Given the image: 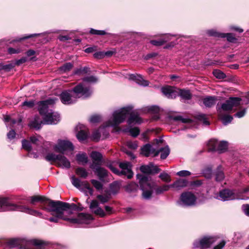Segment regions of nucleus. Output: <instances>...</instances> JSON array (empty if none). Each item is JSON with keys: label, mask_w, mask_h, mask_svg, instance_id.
Masks as SVG:
<instances>
[{"label": "nucleus", "mask_w": 249, "mask_h": 249, "mask_svg": "<svg viewBox=\"0 0 249 249\" xmlns=\"http://www.w3.org/2000/svg\"><path fill=\"white\" fill-rule=\"evenodd\" d=\"M57 100L58 99L56 98H53L38 103V110L40 114L43 116V120L41 121L39 117H35L34 120L30 123V127L39 129L41 128L42 124H56L60 120L59 115L57 112H53L51 109H49V107L54 104Z\"/></svg>", "instance_id": "1"}, {"label": "nucleus", "mask_w": 249, "mask_h": 249, "mask_svg": "<svg viewBox=\"0 0 249 249\" xmlns=\"http://www.w3.org/2000/svg\"><path fill=\"white\" fill-rule=\"evenodd\" d=\"M132 107L130 106L126 107L115 110L112 117L108 120L107 126H111L117 128L118 125L124 122L126 117L129 115L127 121L129 124H140L142 121L137 113L132 112Z\"/></svg>", "instance_id": "2"}, {"label": "nucleus", "mask_w": 249, "mask_h": 249, "mask_svg": "<svg viewBox=\"0 0 249 249\" xmlns=\"http://www.w3.org/2000/svg\"><path fill=\"white\" fill-rule=\"evenodd\" d=\"M91 91L89 88L84 84H79L75 86L72 90H65L60 94V100L65 105H70L74 103L77 98H86L90 96Z\"/></svg>", "instance_id": "3"}, {"label": "nucleus", "mask_w": 249, "mask_h": 249, "mask_svg": "<svg viewBox=\"0 0 249 249\" xmlns=\"http://www.w3.org/2000/svg\"><path fill=\"white\" fill-rule=\"evenodd\" d=\"M47 205L51 207V210L53 212V217L49 218V220L55 223L58 222L60 219L69 220L70 218L64 216V212L68 209L76 210L77 208L76 205L74 203L70 204L60 201H50Z\"/></svg>", "instance_id": "4"}, {"label": "nucleus", "mask_w": 249, "mask_h": 249, "mask_svg": "<svg viewBox=\"0 0 249 249\" xmlns=\"http://www.w3.org/2000/svg\"><path fill=\"white\" fill-rule=\"evenodd\" d=\"M19 211L28 214L41 217H44L42 213L26 206H18L10 203L6 198H0V211Z\"/></svg>", "instance_id": "5"}, {"label": "nucleus", "mask_w": 249, "mask_h": 249, "mask_svg": "<svg viewBox=\"0 0 249 249\" xmlns=\"http://www.w3.org/2000/svg\"><path fill=\"white\" fill-rule=\"evenodd\" d=\"M137 178L139 180L140 188L142 192V197L145 199H150L154 189L156 186L155 182L150 179L148 177L143 175L138 174Z\"/></svg>", "instance_id": "6"}, {"label": "nucleus", "mask_w": 249, "mask_h": 249, "mask_svg": "<svg viewBox=\"0 0 249 249\" xmlns=\"http://www.w3.org/2000/svg\"><path fill=\"white\" fill-rule=\"evenodd\" d=\"M162 93L168 98L173 99L180 96L182 99H190L191 95L189 90L179 89L170 86H165L161 88Z\"/></svg>", "instance_id": "7"}, {"label": "nucleus", "mask_w": 249, "mask_h": 249, "mask_svg": "<svg viewBox=\"0 0 249 249\" xmlns=\"http://www.w3.org/2000/svg\"><path fill=\"white\" fill-rule=\"evenodd\" d=\"M119 166L122 169L121 172L111 165L109 166V168L112 172L117 175H120L122 174L125 175L128 178H131L133 177V174L131 170V166L130 162H121L119 164Z\"/></svg>", "instance_id": "8"}, {"label": "nucleus", "mask_w": 249, "mask_h": 249, "mask_svg": "<svg viewBox=\"0 0 249 249\" xmlns=\"http://www.w3.org/2000/svg\"><path fill=\"white\" fill-rule=\"evenodd\" d=\"M53 148L55 151L64 154L67 152L72 151L73 146L69 141L58 140L57 143L53 145Z\"/></svg>", "instance_id": "9"}, {"label": "nucleus", "mask_w": 249, "mask_h": 249, "mask_svg": "<svg viewBox=\"0 0 249 249\" xmlns=\"http://www.w3.org/2000/svg\"><path fill=\"white\" fill-rule=\"evenodd\" d=\"M71 180L72 185L79 190L84 191L87 196L89 194L93 195V190L87 181L81 182L79 179L76 178L74 176L71 177Z\"/></svg>", "instance_id": "10"}, {"label": "nucleus", "mask_w": 249, "mask_h": 249, "mask_svg": "<svg viewBox=\"0 0 249 249\" xmlns=\"http://www.w3.org/2000/svg\"><path fill=\"white\" fill-rule=\"evenodd\" d=\"M196 197L194 194L185 192L181 195L179 203L183 206H192L196 204Z\"/></svg>", "instance_id": "11"}, {"label": "nucleus", "mask_w": 249, "mask_h": 249, "mask_svg": "<svg viewBox=\"0 0 249 249\" xmlns=\"http://www.w3.org/2000/svg\"><path fill=\"white\" fill-rule=\"evenodd\" d=\"M39 201L41 202V204L40 206V208L47 212L50 213L51 214L53 215V212L51 210V207L47 205V204L50 201H53L42 196H36L31 197V203L32 204H34L36 202Z\"/></svg>", "instance_id": "12"}, {"label": "nucleus", "mask_w": 249, "mask_h": 249, "mask_svg": "<svg viewBox=\"0 0 249 249\" xmlns=\"http://www.w3.org/2000/svg\"><path fill=\"white\" fill-rule=\"evenodd\" d=\"M241 100V99L238 97L230 98L222 105L221 107L218 108V112L221 111L224 113L225 111L229 112L231 110L233 107L240 105Z\"/></svg>", "instance_id": "13"}, {"label": "nucleus", "mask_w": 249, "mask_h": 249, "mask_svg": "<svg viewBox=\"0 0 249 249\" xmlns=\"http://www.w3.org/2000/svg\"><path fill=\"white\" fill-rule=\"evenodd\" d=\"M216 240L217 238L215 236H204L199 240L196 241L194 243V246L196 248H209Z\"/></svg>", "instance_id": "14"}, {"label": "nucleus", "mask_w": 249, "mask_h": 249, "mask_svg": "<svg viewBox=\"0 0 249 249\" xmlns=\"http://www.w3.org/2000/svg\"><path fill=\"white\" fill-rule=\"evenodd\" d=\"M216 198L224 201L238 198L233 191L229 189H224L220 191Z\"/></svg>", "instance_id": "15"}, {"label": "nucleus", "mask_w": 249, "mask_h": 249, "mask_svg": "<svg viewBox=\"0 0 249 249\" xmlns=\"http://www.w3.org/2000/svg\"><path fill=\"white\" fill-rule=\"evenodd\" d=\"M92 219L93 217L91 215L80 213L78 214L77 218H71L69 221L72 223L89 224Z\"/></svg>", "instance_id": "16"}, {"label": "nucleus", "mask_w": 249, "mask_h": 249, "mask_svg": "<svg viewBox=\"0 0 249 249\" xmlns=\"http://www.w3.org/2000/svg\"><path fill=\"white\" fill-rule=\"evenodd\" d=\"M89 208L92 213L100 217H104L106 215L104 210L99 206V203L97 200L91 201Z\"/></svg>", "instance_id": "17"}, {"label": "nucleus", "mask_w": 249, "mask_h": 249, "mask_svg": "<svg viewBox=\"0 0 249 249\" xmlns=\"http://www.w3.org/2000/svg\"><path fill=\"white\" fill-rule=\"evenodd\" d=\"M141 153L146 157L152 155L156 157L159 154V151H156L155 148L150 144H146L141 149Z\"/></svg>", "instance_id": "18"}, {"label": "nucleus", "mask_w": 249, "mask_h": 249, "mask_svg": "<svg viewBox=\"0 0 249 249\" xmlns=\"http://www.w3.org/2000/svg\"><path fill=\"white\" fill-rule=\"evenodd\" d=\"M207 33L211 36H221L222 37H226L227 40L231 42H234L236 40V38L231 33L227 34L226 35L224 34H219L213 30H209Z\"/></svg>", "instance_id": "19"}, {"label": "nucleus", "mask_w": 249, "mask_h": 249, "mask_svg": "<svg viewBox=\"0 0 249 249\" xmlns=\"http://www.w3.org/2000/svg\"><path fill=\"white\" fill-rule=\"evenodd\" d=\"M142 172L145 174L157 173L160 171L157 166L154 165L152 163H150L146 165H142L140 167Z\"/></svg>", "instance_id": "20"}, {"label": "nucleus", "mask_w": 249, "mask_h": 249, "mask_svg": "<svg viewBox=\"0 0 249 249\" xmlns=\"http://www.w3.org/2000/svg\"><path fill=\"white\" fill-rule=\"evenodd\" d=\"M128 79L135 81L137 84L143 86L149 85V82L144 80L141 75L137 74H131L128 75Z\"/></svg>", "instance_id": "21"}, {"label": "nucleus", "mask_w": 249, "mask_h": 249, "mask_svg": "<svg viewBox=\"0 0 249 249\" xmlns=\"http://www.w3.org/2000/svg\"><path fill=\"white\" fill-rule=\"evenodd\" d=\"M30 141L25 140L22 141V147L26 150L29 152V156L34 158H37L38 157V154L32 152V146L31 145Z\"/></svg>", "instance_id": "22"}, {"label": "nucleus", "mask_w": 249, "mask_h": 249, "mask_svg": "<svg viewBox=\"0 0 249 249\" xmlns=\"http://www.w3.org/2000/svg\"><path fill=\"white\" fill-rule=\"evenodd\" d=\"M56 165L62 168H69L71 166L70 161L63 155H59Z\"/></svg>", "instance_id": "23"}, {"label": "nucleus", "mask_w": 249, "mask_h": 249, "mask_svg": "<svg viewBox=\"0 0 249 249\" xmlns=\"http://www.w3.org/2000/svg\"><path fill=\"white\" fill-rule=\"evenodd\" d=\"M90 168L95 170L94 171L95 173L101 180H102L104 178L107 176V171L103 168L98 166L95 168L93 164L90 165Z\"/></svg>", "instance_id": "24"}, {"label": "nucleus", "mask_w": 249, "mask_h": 249, "mask_svg": "<svg viewBox=\"0 0 249 249\" xmlns=\"http://www.w3.org/2000/svg\"><path fill=\"white\" fill-rule=\"evenodd\" d=\"M174 35L169 34L165 35L164 37L158 40H152L150 41V43L153 45L159 46L163 45L164 43L171 40L172 37L174 36Z\"/></svg>", "instance_id": "25"}, {"label": "nucleus", "mask_w": 249, "mask_h": 249, "mask_svg": "<svg viewBox=\"0 0 249 249\" xmlns=\"http://www.w3.org/2000/svg\"><path fill=\"white\" fill-rule=\"evenodd\" d=\"M76 159L79 164L85 165L88 163V157L86 153L79 152L76 155Z\"/></svg>", "instance_id": "26"}, {"label": "nucleus", "mask_w": 249, "mask_h": 249, "mask_svg": "<svg viewBox=\"0 0 249 249\" xmlns=\"http://www.w3.org/2000/svg\"><path fill=\"white\" fill-rule=\"evenodd\" d=\"M188 185V181L184 179H179L172 184H171V187L175 188L177 189H180L183 187L187 186Z\"/></svg>", "instance_id": "27"}, {"label": "nucleus", "mask_w": 249, "mask_h": 249, "mask_svg": "<svg viewBox=\"0 0 249 249\" xmlns=\"http://www.w3.org/2000/svg\"><path fill=\"white\" fill-rule=\"evenodd\" d=\"M107 122H108V121H107L106 123L105 126H104L103 127H100L98 130L93 132V133L92 135V139L93 141L97 142L99 140V139L101 137V133H104L103 130H104L105 127L109 126L107 125Z\"/></svg>", "instance_id": "28"}, {"label": "nucleus", "mask_w": 249, "mask_h": 249, "mask_svg": "<svg viewBox=\"0 0 249 249\" xmlns=\"http://www.w3.org/2000/svg\"><path fill=\"white\" fill-rule=\"evenodd\" d=\"M218 115L219 118L221 119L224 125H227L228 124L231 123L233 119L231 116L228 114L226 115L221 111H219V112H218Z\"/></svg>", "instance_id": "29"}, {"label": "nucleus", "mask_w": 249, "mask_h": 249, "mask_svg": "<svg viewBox=\"0 0 249 249\" xmlns=\"http://www.w3.org/2000/svg\"><path fill=\"white\" fill-rule=\"evenodd\" d=\"M217 99L214 96H209L203 99V104L207 107H211L215 105Z\"/></svg>", "instance_id": "30"}, {"label": "nucleus", "mask_w": 249, "mask_h": 249, "mask_svg": "<svg viewBox=\"0 0 249 249\" xmlns=\"http://www.w3.org/2000/svg\"><path fill=\"white\" fill-rule=\"evenodd\" d=\"M76 174L80 178H86L89 175V173L86 169L83 167H78L75 170Z\"/></svg>", "instance_id": "31"}, {"label": "nucleus", "mask_w": 249, "mask_h": 249, "mask_svg": "<svg viewBox=\"0 0 249 249\" xmlns=\"http://www.w3.org/2000/svg\"><path fill=\"white\" fill-rule=\"evenodd\" d=\"M59 156V155H56L53 153H49L45 156V158L48 161L51 162L52 163H55L56 164Z\"/></svg>", "instance_id": "32"}, {"label": "nucleus", "mask_w": 249, "mask_h": 249, "mask_svg": "<svg viewBox=\"0 0 249 249\" xmlns=\"http://www.w3.org/2000/svg\"><path fill=\"white\" fill-rule=\"evenodd\" d=\"M156 151H159V153H160V158L161 159H166L170 153V149L168 146L160 148Z\"/></svg>", "instance_id": "33"}, {"label": "nucleus", "mask_w": 249, "mask_h": 249, "mask_svg": "<svg viewBox=\"0 0 249 249\" xmlns=\"http://www.w3.org/2000/svg\"><path fill=\"white\" fill-rule=\"evenodd\" d=\"M218 144V141L214 139L211 140L208 143L209 150L212 151H216Z\"/></svg>", "instance_id": "34"}, {"label": "nucleus", "mask_w": 249, "mask_h": 249, "mask_svg": "<svg viewBox=\"0 0 249 249\" xmlns=\"http://www.w3.org/2000/svg\"><path fill=\"white\" fill-rule=\"evenodd\" d=\"M228 148V143L226 142H218L216 151L221 153L225 152Z\"/></svg>", "instance_id": "35"}, {"label": "nucleus", "mask_w": 249, "mask_h": 249, "mask_svg": "<svg viewBox=\"0 0 249 249\" xmlns=\"http://www.w3.org/2000/svg\"><path fill=\"white\" fill-rule=\"evenodd\" d=\"M224 175L221 166L218 167L215 172V180L217 181H221L224 178Z\"/></svg>", "instance_id": "36"}, {"label": "nucleus", "mask_w": 249, "mask_h": 249, "mask_svg": "<svg viewBox=\"0 0 249 249\" xmlns=\"http://www.w3.org/2000/svg\"><path fill=\"white\" fill-rule=\"evenodd\" d=\"M97 81H98V79L96 77H95L94 76H89L86 77L83 79V81L84 83H83L82 84H84V85H85L88 88H89V89H90V90L92 92V91L91 90V89L89 87L87 86L85 84V83H94L97 82Z\"/></svg>", "instance_id": "37"}, {"label": "nucleus", "mask_w": 249, "mask_h": 249, "mask_svg": "<svg viewBox=\"0 0 249 249\" xmlns=\"http://www.w3.org/2000/svg\"><path fill=\"white\" fill-rule=\"evenodd\" d=\"M170 188H171V185H164L155 188V192L157 194H160L168 191Z\"/></svg>", "instance_id": "38"}, {"label": "nucleus", "mask_w": 249, "mask_h": 249, "mask_svg": "<svg viewBox=\"0 0 249 249\" xmlns=\"http://www.w3.org/2000/svg\"><path fill=\"white\" fill-rule=\"evenodd\" d=\"M120 188V184L118 182H115L110 184L109 192L111 194H115L119 191Z\"/></svg>", "instance_id": "39"}, {"label": "nucleus", "mask_w": 249, "mask_h": 249, "mask_svg": "<svg viewBox=\"0 0 249 249\" xmlns=\"http://www.w3.org/2000/svg\"><path fill=\"white\" fill-rule=\"evenodd\" d=\"M124 132H129L130 135L134 137H137L140 133V130L138 127L127 128L123 130Z\"/></svg>", "instance_id": "40"}, {"label": "nucleus", "mask_w": 249, "mask_h": 249, "mask_svg": "<svg viewBox=\"0 0 249 249\" xmlns=\"http://www.w3.org/2000/svg\"><path fill=\"white\" fill-rule=\"evenodd\" d=\"M90 157L94 161L100 162L102 158V156L101 153L96 151L92 152L90 154Z\"/></svg>", "instance_id": "41"}, {"label": "nucleus", "mask_w": 249, "mask_h": 249, "mask_svg": "<svg viewBox=\"0 0 249 249\" xmlns=\"http://www.w3.org/2000/svg\"><path fill=\"white\" fill-rule=\"evenodd\" d=\"M4 121L5 123L9 122L10 124L12 125H14L17 123H18V125H19L21 122V119L19 118L18 119V121H17L16 120L11 118V117L10 116H6L4 117Z\"/></svg>", "instance_id": "42"}, {"label": "nucleus", "mask_w": 249, "mask_h": 249, "mask_svg": "<svg viewBox=\"0 0 249 249\" xmlns=\"http://www.w3.org/2000/svg\"><path fill=\"white\" fill-rule=\"evenodd\" d=\"M72 67V64L71 63H67L59 68V71L61 72H66L70 71Z\"/></svg>", "instance_id": "43"}, {"label": "nucleus", "mask_w": 249, "mask_h": 249, "mask_svg": "<svg viewBox=\"0 0 249 249\" xmlns=\"http://www.w3.org/2000/svg\"><path fill=\"white\" fill-rule=\"evenodd\" d=\"M14 67V64L13 63H10L7 64L0 63V71L4 70L6 71H10Z\"/></svg>", "instance_id": "44"}, {"label": "nucleus", "mask_w": 249, "mask_h": 249, "mask_svg": "<svg viewBox=\"0 0 249 249\" xmlns=\"http://www.w3.org/2000/svg\"><path fill=\"white\" fill-rule=\"evenodd\" d=\"M76 137L79 141H83L87 139L88 134L85 130H82L77 133Z\"/></svg>", "instance_id": "45"}, {"label": "nucleus", "mask_w": 249, "mask_h": 249, "mask_svg": "<svg viewBox=\"0 0 249 249\" xmlns=\"http://www.w3.org/2000/svg\"><path fill=\"white\" fill-rule=\"evenodd\" d=\"M30 141L32 144L36 145H39L42 144L41 139L40 137L37 138L35 136H32L30 138Z\"/></svg>", "instance_id": "46"}, {"label": "nucleus", "mask_w": 249, "mask_h": 249, "mask_svg": "<svg viewBox=\"0 0 249 249\" xmlns=\"http://www.w3.org/2000/svg\"><path fill=\"white\" fill-rule=\"evenodd\" d=\"M213 75L218 79H223L226 77L224 73L220 70H215L213 71Z\"/></svg>", "instance_id": "47"}, {"label": "nucleus", "mask_w": 249, "mask_h": 249, "mask_svg": "<svg viewBox=\"0 0 249 249\" xmlns=\"http://www.w3.org/2000/svg\"><path fill=\"white\" fill-rule=\"evenodd\" d=\"M91 183L97 190H100L102 189L103 185L98 180L95 179H91Z\"/></svg>", "instance_id": "48"}, {"label": "nucleus", "mask_w": 249, "mask_h": 249, "mask_svg": "<svg viewBox=\"0 0 249 249\" xmlns=\"http://www.w3.org/2000/svg\"><path fill=\"white\" fill-rule=\"evenodd\" d=\"M159 177L164 181L166 182H170L171 181L170 176L167 173H161Z\"/></svg>", "instance_id": "49"}, {"label": "nucleus", "mask_w": 249, "mask_h": 249, "mask_svg": "<svg viewBox=\"0 0 249 249\" xmlns=\"http://www.w3.org/2000/svg\"><path fill=\"white\" fill-rule=\"evenodd\" d=\"M89 33L91 34L97 35H105L108 34L107 32L103 30H97L93 29L90 30Z\"/></svg>", "instance_id": "50"}, {"label": "nucleus", "mask_w": 249, "mask_h": 249, "mask_svg": "<svg viewBox=\"0 0 249 249\" xmlns=\"http://www.w3.org/2000/svg\"><path fill=\"white\" fill-rule=\"evenodd\" d=\"M89 71V69L88 67L81 68L75 71V73L77 74L87 73Z\"/></svg>", "instance_id": "51"}, {"label": "nucleus", "mask_w": 249, "mask_h": 249, "mask_svg": "<svg viewBox=\"0 0 249 249\" xmlns=\"http://www.w3.org/2000/svg\"><path fill=\"white\" fill-rule=\"evenodd\" d=\"M97 198L102 203H104L107 202L109 199L108 196L107 195L103 196V195H99L97 196Z\"/></svg>", "instance_id": "52"}, {"label": "nucleus", "mask_w": 249, "mask_h": 249, "mask_svg": "<svg viewBox=\"0 0 249 249\" xmlns=\"http://www.w3.org/2000/svg\"><path fill=\"white\" fill-rule=\"evenodd\" d=\"M126 145L128 148L132 149H135L138 147L136 142L128 141L126 142Z\"/></svg>", "instance_id": "53"}, {"label": "nucleus", "mask_w": 249, "mask_h": 249, "mask_svg": "<svg viewBox=\"0 0 249 249\" xmlns=\"http://www.w3.org/2000/svg\"><path fill=\"white\" fill-rule=\"evenodd\" d=\"M197 118L203 122L204 124L208 125L209 124V122L206 120V116L204 114H200L197 116Z\"/></svg>", "instance_id": "54"}, {"label": "nucleus", "mask_w": 249, "mask_h": 249, "mask_svg": "<svg viewBox=\"0 0 249 249\" xmlns=\"http://www.w3.org/2000/svg\"><path fill=\"white\" fill-rule=\"evenodd\" d=\"M101 120V117L99 115H95L91 116L89 119V121L91 123H96L99 122Z\"/></svg>", "instance_id": "55"}, {"label": "nucleus", "mask_w": 249, "mask_h": 249, "mask_svg": "<svg viewBox=\"0 0 249 249\" xmlns=\"http://www.w3.org/2000/svg\"><path fill=\"white\" fill-rule=\"evenodd\" d=\"M191 172L187 170H182L177 172V175L180 177H186L191 175Z\"/></svg>", "instance_id": "56"}, {"label": "nucleus", "mask_w": 249, "mask_h": 249, "mask_svg": "<svg viewBox=\"0 0 249 249\" xmlns=\"http://www.w3.org/2000/svg\"><path fill=\"white\" fill-rule=\"evenodd\" d=\"M21 52V50L19 48H9L8 49V52L9 54H12L15 53H18Z\"/></svg>", "instance_id": "57"}, {"label": "nucleus", "mask_w": 249, "mask_h": 249, "mask_svg": "<svg viewBox=\"0 0 249 249\" xmlns=\"http://www.w3.org/2000/svg\"><path fill=\"white\" fill-rule=\"evenodd\" d=\"M30 242L32 244L36 246L41 247L44 244L43 242L42 241L36 239L32 240H31Z\"/></svg>", "instance_id": "58"}, {"label": "nucleus", "mask_w": 249, "mask_h": 249, "mask_svg": "<svg viewBox=\"0 0 249 249\" xmlns=\"http://www.w3.org/2000/svg\"><path fill=\"white\" fill-rule=\"evenodd\" d=\"M34 102L33 101H24L22 103L23 107H25L28 108H31L32 107H33L34 106Z\"/></svg>", "instance_id": "59"}, {"label": "nucleus", "mask_w": 249, "mask_h": 249, "mask_svg": "<svg viewBox=\"0 0 249 249\" xmlns=\"http://www.w3.org/2000/svg\"><path fill=\"white\" fill-rule=\"evenodd\" d=\"M225 245L226 242L224 240H222L217 245L215 246L213 249H223Z\"/></svg>", "instance_id": "60"}, {"label": "nucleus", "mask_w": 249, "mask_h": 249, "mask_svg": "<svg viewBox=\"0 0 249 249\" xmlns=\"http://www.w3.org/2000/svg\"><path fill=\"white\" fill-rule=\"evenodd\" d=\"M94 57L101 59L105 57L104 52H96L94 54Z\"/></svg>", "instance_id": "61"}, {"label": "nucleus", "mask_w": 249, "mask_h": 249, "mask_svg": "<svg viewBox=\"0 0 249 249\" xmlns=\"http://www.w3.org/2000/svg\"><path fill=\"white\" fill-rule=\"evenodd\" d=\"M242 208L244 213L249 216V204L243 205Z\"/></svg>", "instance_id": "62"}, {"label": "nucleus", "mask_w": 249, "mask_h": 249, "mask_svg": "<svg viewBox=\"0 0 249 249\" xmlns=\"http://www.w3.org/2000/svg\"><path fill=\"white\" fill-rule=\"evenodd\" d=\"M246 112V109H244L240 111L237 112L235 114V116L238 118H241L243 117Z\"/></svg>", "instance_id": "63"}, {"label": "nucleus", "mask_w": 249, "mask_h": 249, "mask_svg": "<svg viewBox=\"0 0 249 249\" xmlns=\"http://www.w3.org/2000/svg\"><path fill=\"white\" fill-rule=\"evenodd\" d=\"M16 136V132L14 130H11L7 133V137L9 139H13Z\"/></svg>", "instance_id": "64"}]
</instances>
